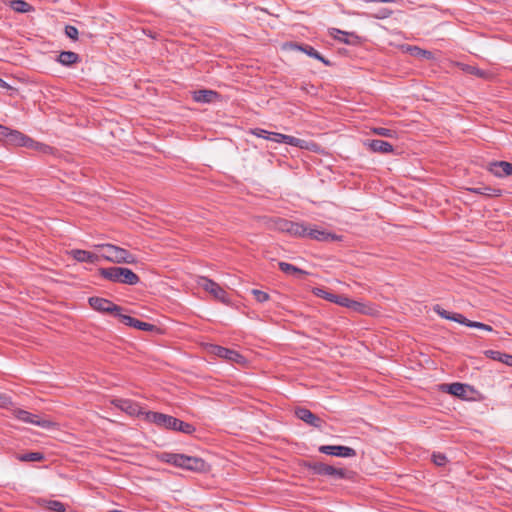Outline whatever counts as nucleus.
Returning a JSON list of instances; mask_svg holds the SVG:
<instances>
[{"label": "nucleus", "instance_id": "f257e3e1", "mask_svg": "<svg viewBox=\"0 0 512 512\" xmlns=\"http://www.w3.org/2000/svg\"><path fill=\"white\" fill-rule=\"evenodd\" d=\"M161 460L176 467L193 472H202L205 470L206 466V463L202 458L187 456L185 454L163 453L161 455Z\"/></svg>", "mask_w": 512, "mask_h": 512}, {"label": "nucleus", "instance_id": "f03ea898", "mask_svg": "<svg viewBox=\"0 0 512 512\" xmlns=\"http://www.w3.org/2000/svg\"><path fill=\"white\" fill-rule=\"evenodd\" d=\"M99 274L105 280L125 285H136L140 282L139 276L126 267L112 266L100 268Z\"/></svg>", "mask_w": 512, "mask_h": 512}, {"label": "nucleus", "instance_id": "7ed1b4c3", "mask_svg": "<svg viewBox=\"0 0 512 512\" xmlns=\"http://www.w3.org/2000/svg\"><path fill=\"white\" fill-rule=\"evenodd\" d=\"M97 247L103 250V253L100 257L105 259L106 261L117 263V264H135L137 263V258L134 254L129 252L128 250L113 245V244H101Z\"/></svg>", "mask_w": 512, "mask_h": 512}, {"label": "nucleus", "instance_id": "20e7f679", "mask_svg": "<svg viewBox=\"0 0 512 512\" xmlns=\"http://www.w3.org/2000/svg\"><path fill=\"white\" fill-rule=\"evenodd\" d=\"M270 229L287 233L290 236L300 238L301 234L305 231L304 222H293L284 218L274 217L268 222Z\"/></svg>", "mask_w": 512, "mask_h": 512}, {"label": "nucleus", "instance_id": "39448f33", "mask_svg": "<svg viewBox=\"0 0 512 512\" xmlns=\"http://www.w3.org/2000/svg\"><path fill=\"white\" fill-rule=\"evenodd\" d=\"M304 229L305 231L301 234L300 238H309L319 242H337L343 239V236L329 232L317 225L304 222Z\"/></svg>", "mask_w": 512, "mask_h": 512}, {"label": "nucleus", "instance_id": "423d86ee", "mask_svg": "<svg viewBox=\"0 0 512 512\" xmlns=\"http://www.w3.org/2000/svg\"><path fill=\"white\" fill-rule=\"evenodd\" d=\"M198 284L201 288L210 293L216 300L225 304L229 302L227 292L215 281L207 277H200Z\"/></svg>", "mask_w": 512, "mask_h": 512}, {"label": "nucleus", "instance_id": "0eeeda50", "mask_svg": "<svg viewBox=\"0 0 512 512\" xmlns=\"http://www.w3.org/2000/svg\"><path fill=\"white\" fill-rule=\"evenodd\" d=\"M12 414L15 418L22 422L33 424L41 428L50 429L54 426L52 421L48 419H39L37 415L20 408L13 409Z\"/></svg>", "mask_w": 512, "mask_h": 512}, {"label": "nucleus", "instance_id": "6e6552de", "mask_svg": "<svg viewBox=\"0 0 512 512\" xmlns=\"http://www.w3.org/2000/svg\"><path fill=\"white\" fill-rule=\"evenodd\" d=\"M146 419L160 428H166L173 431L176 430V426L178 423V418H175L167 414L152 411L146 413Z\"/></svg>", "mask_w": 512, "mask_h": 512}, {"label": "nucleus", "instance_id": "1a4fd4ad", "mask_svg": "<svg viewBox=\"0 0 512 512\" xmlns=\"http://www.w3.org/2000/svg\"><path fill=\"white\" fill-rule=\"evenodd\" d=\"M269 140L276 143H285L300 149H310L308 141L278 132H271Z\"/></svg>", "mask_w": 512, "mask_h": 512}, {"label": "nucleus", "instance_id": "9d476101", "mask_svg": "<svg viewBox=\"0 0 512 512\" xmlns=\"http://www.w3.org/2000/svg\"><path fill=\"white\" fill-rule=\"evenodd\" d=\"M89 305L96 311L102 312V313H108L111 315H114L115 312H119L120 306L113 303L112 301L101 298V297H90Z\"/></svg>", "mask_w": 512, "mask_h": 512}, {"label": "nucleus", "instance_id": "9b49d317", "mask_svg": "<svg viewBox=\"0 0 512 512\" xmlns=\"http://www.w3.org/2000/svg\"><path fill=\"white\" fill-rule=\"evenodd\" d=\"M318 450L320 453L336 457L350 458L356 456V451L353 448L342 445H322Z\"/></svg>", "mask_w": 512, "mask_h": 512}, {"label": "nucleus", "instance_id": "f8f14e48", "mask_svg": "<svg viewBox=\"0 0 512 512\" xmlns=\"http://www.w3.org/2000/svg\"><path fill=\"white\" fill-rule=\"evenodd\" d=\"M442 390L464 400L469 399V393H472L474 391L470 385L459 382L443 384Z\"/></svg>", "mask_w": 512, "mask_h": 512}, {"label": "nucleus", "instance_id": "ddd939ff", "mask_svg": "<svg viewBox=\"0 0 512 512\" xmlns=\"http://www.w3.org/2000/svg\"><path fill=\"white\" fill-rule=\"evenodd\" d=\"M295 415L298 419L318 429H321L325 424L323 419H321L316 414L312 413L309 409L304 407L296 408Z\"/></svg>", "mask_w": 512, "mask_h": 512}, {"label": "nucleus", "instance_id": "4468645a", "mask_svg": "<svg viewBox=\"0 0 512 512\" xmlns=\"http://www.w3.org/2000/svg\"><path fill=\"white\" fill-rule=\"evenodd\" d=\"M112 405L130 416H138L141 413L140 405L130 399L117 398L111 401Z\"/></svg>", "mask_w": 512, "mask_h": 512}, {"label": "nucleus", "instance_id": "2eb2a0df", "mask_svg": "<svg viewBox=\"0 0 512 512\" xmlns=\"http://www.w3.org/2000/svg\"><path fill=\"white\" fill-rule=\"evenodd\" d=\"M286 46L288 48H290L291 50L301 51V52L307 54L308 56L321 61L326 66H331V62L328 59L324 58L317 50H315L310 45L299 44L296 42H290V43L286 44Z\"/></svg>", "mask_w": 512, "mask_h": 512}, {"label": "nucleus", "instance_id": "dca6fc26", "mask_svg": "<svg viewBox=\"0 0 512 512\" xmlns=\"http://www.w3.org/2000/svg\"><path fill=\"white\" fill-rule=\"evenodd\" d=\"M488 171L498 178L512 176V163L507 161H494L489 163Z\"/></svg>", "mask_w": 512, "mask_h": 512}, {"label": "nucleus", "instance_id": "f3484780", "mask_svg": "<svg viewBox=\"0 0 512 512\" xmlns=\"http://www.w3.org/2000/svg\"><path fill=\"white\" fill-rule=\"evenodd\" d=\"M211 353H213L214 355H216L220 358H224L231 362H236V363L241 362L243 359V356L241 354H239L238 352L228 349V348H225V347H222V346H219V345H212Z\"/></svg>", "mask_w": 512, "mask_h": 512}, {"label": "nucleus", "instance_id": "a211bd4d", "mask_svg": "<svg viewBox=\"0 0 512 512\" xmlns=\"http://www.w3.org/2000/svg\"><path fill=\"white\" fill-rule=\"evenodd\" d=\"M330 35L337 41L348 45H357L360 43V37L352 32H345L337 28L330 30Z\"/></svg>", "mask_w": 512, "mask_h": 512}, {"label": "nucleus", "instance_id": "6ab92c4d", "mask_svg": "<svg viewBox=\"0 0 512 512\" xmlns=\"http://www.w3.org/2000/svg\"><path fill=\"white\" fill-rule=\"evenodd\" d=\"M365 145L368 147L370 151L374 153L388 154L394 151L393 146L389 142L384 140H367L365 142Z\"/></svg>", "mask_w": 512, "mask_h": 512}, {"label": "nucleus", "instance_id": "aec40b11", "mask_svg": "<svg viewBox=\"0 0 512 512\" xmlns=\"http://www.w3.org/2000/svg\"><path fill=\"white\" fill-rule=\"evenodd\" d=\"M355 472L346 468H337L331 465L327 466V472L325 476L332 477L334 479H346L353 480L355 477Z\"/></svg>", "mask_w": 512, "mask_h": 512}, {"label": "nucleus", "instance_id": "412c9836", "mask_svg": "<svg viewBox=\"0 0 512 512\" xmlns=\"http://www.w3.org/2000/svg\"><path fill=\"white\" fill-rule=\"evenodd\" d=\"M70 254L78 262H85L91 264L96 263L100 258V256H98L97 254L81 249L71 250Z\"/></svg>", "mask_w": 512, "mask_h": 512}, {"label": "nucleus", "instance_id": "4be33fe9", "mask_svg": "<svg viewBox=\"0 0 512 512\" xmlns=\"http://www.w3.org/2000/svg\"><path fill=\"white\" fill-rule=\"evenodd\" d=\"M219 94L213 90L200 89L193 92V100L201 103H211L218 99Z\"/></svg>", "mask_w": 512, "mask_h": 512}, {"label": "nucleus", "instance_id": "5701e85b", "mask_svg": "<svg viewBox=\"0 0 512 512\" xmlns=\"http://www.w3.org/2000/svg\"><path fill=\"white\" fill-rule=\"evenodd\" d=\"M485 355L492 360L499 361L512 367V355L510 354L502 353L496 350H487L485 351Z\"/></svg>", "mask_w": 512, "mask_h": 512}, {"label": "nucleus", "instance_id": "b1692460", "mask_svg": "<svg viewBox=\"0 0 512 512\" xmlns=\"http://www.w3.org/2000/svg\"><path fill=\"white\" fill-rule=\"evenodd\" d=\"M469 191H471L474 194L488 196V197H499L502 195L501 189L493 188L490 186L474 187V188H470Z\"/></svg>", "mask_w": 512, "mask_h": 512}, {"label": "nucleus", "instance_id": "393cba45", "mask_svg": "<svg viewBox=\"0 0 512 512\" xmlns=\"http://www.w3.org/2000/svg\"><path fill=\"white\" fill-rule=\"evenodd\" d=\"M278 266H279V269L283 273L288 274V275H294L297 278H301L302 276H305L308 274V272H306L290 263H287V262H279Z\"/></svg>", "mask_w": 512, "mask_h": 512}, {"label": "nucleus", "instance_id": "a878e982", "mask_svg": "<svg viewBox=\"0 0 512 512\" xmlns=\"http://www.w3.org/2000/svg\"><path fill=\"white\" fill-rule=\"evenodd\" d=\"M58 62L64 66H71L80 61V57L73 51H62L58 56Z\"/></svg>", "mask_w": 512, "mask_h": 512}, {"label": "nucleus", "instance_id": "bb28decb", "mask_svg": "<svg viewBox=\"0 0 512 512\" xmlns=\"http://www.w3.org/2000/svg\"><path fill=\"white\" fill-rule=\"evenodd\" d=\"M303 466L306 467L313 474H316L319 476H325V473L327 472L328 464L318 462V461H305Z\"/></svg>", "mask_w": 512, "mask_h": 512}, {"label": "nucleus", "instance_id": "cd10ccee", "mask_svg": "<svg viewBox=\"0 0 512 512\" xmlns=\"http://www.w3.org/2000/svg\"><path fill=\"white\" fill-rule=\"evenodd\" d=\"M303 466L306 467L313 474H316L319 476H325V473L327 472L328 464L318 462V461H305Z\"/></svg>", "mask_w": 512, "mask_h": 512}, {"label": "nucleus", "instance_id": "c85d7f7f", "mask_svg": "<svg viewBox=\"0 0 512 512\" xmlns=\"http://www.w3.org/2000/svg\"><path fill=\"white\" fill-rule=\"evenodd\" d=\"M458 66L461 68L462 71H464L467 74L475 75L482 79H488L490 77V73L484 70H481L475 66L468 65V64H458Z\"/></svg>", "mask_w": 512, "mask_h": 512}, {"label": "nucleus", "instance_id": "c756f323", "mask_svg": "<svg viewBox=\"0 0 512 512\" xmlns=\"http://www.w3.org/2000/svg\"><path fill=\"white\" fill-rule=\"evenodd\" d=\"M9 6L15 12L27 13L34 10L33 6L24 0H10Z\"/></svg>", "mask_w": 512, "mask_h": 512}, {"label": "nucleus", "instance_id": "7c9ffc66", "mask_svg": "<svg viewBox=\"0 0 512 512\" xmlns=\"http://www.w3.org/2000/svg\"><path fill=\"white\" fill-rule=\"evenodd\" d=\"M4 138H7L10 143L22 147L23 142L26 139V135H24L23 133H21L17 130H9L8 129V134Z\"/></svg>", "mask_w": 512, "mask_h": 512}, {"label": "nucleus", "instance_id": "2f4dec72", "mask_svg": "<svg viewBox=\"0 0 512 512\" xmlns=\"http://www.w3.org/2000/svg\"><path fill=\"white\" fill-rule=\"evenodd\" d=\"M29 149L37 150L46 153L51 148L48 145H45L43 143L37 142L33 140L32 138L26 136L25 141L23 142V146Z\"/></svg>", "mask_w": 512, "mask_h": 512}, {"label": "nucleus", "instance_id": "473e14b6", "mask_svg": "<svg viewBox=\"0 0 512 512\" xmlns=\"http://www.w3.org/2000/svg\"><path fill=\"white\" fill-rule=\"evenodd\" d=\"M17 459L21 462H41L45 459V456L41 452H29L18 455Z\"/></svg>", "mask_w": 512, "mask_h": 512}, {"label": "nucleus", "instance_id": "72a5a7b5", "mask_svg": "<svg viewBox=\"0 0 512 512\" xmlns=\"http://www.w3.org/2000/svg\"><path fill=\"white\" fill-rule=\"evenodd\" d=\"M409 50H410L411 55H413L417 58H422V59H427V60L433 59V53L431 51L421 49L417 46L411 47Z\"/></svg>", "mask_w": 512, "mask_h": 512}, {"label": "nucleus", "instance_id": "f704fd0d", "mask_svg": "<svg viewBox=\"0 0 512 512\" xmlns=\"http://www.w3.org/2000/svg\"><path fill=\"white\" fill-rule=\"evenodd\" d=\"M313 293L315 296L319 297V298H322V299H325L326 301H329L331 303H334V300H335V297H336V294L332 293V292H329L327 291L326 289L324 288H314L313 289Z\"/></svg>", "mask_w": 512, "mask_h": 512}, {"label": "nucleus", "instance_id": "c9c22d12", "mask_svg": "<svg viewBox=\"0 0 512 512\" xmlns=\"http://www.w3.org/2000/svg\"><path fill=\"white\" fill-rule=\"evenodd\" d=\"M46 509L51 512H66L65 505L58 500L47 501Z\"/></svg>", "mask_w": 512, "mask_h": 512}, {"label": "nucleus", "instance_id": "e433bc0d", "mask_svg": "<svg viewBox=\"0 0 512 512\" xmlns=\"http://www.w3.org/2000/svg\"><path fill=\"white\" fill-rule=\"evenodd\" d=\"M374 134H377L379 136L387 137V138H394L397 135V132L392 129L384 128V127H374L371 130Z\"/></svg>", "mask_w": 512, "mask_h": 512}, {"label": "nucleus", "instance_id": "4c0bfd02", "mask_svg": "<svg viewBox=\"0 0 512 512\" xmlns=\"http://www.w3.org/2000/svg\"><path fill=\"white\" fill-rule=\"evenodd\" d=\"M131 327L136 328L138 330L149 331V332L156 330L155 325L148 323V322L140 321L136 318L134 319Z\"/></svg>", "mask_w": 512, "mask_h": 512}, {"label": "nucleus", "instance_id": "58836bf2", "mask_svg": "<svg viewBox=\"0 0 512 512\" xmlns=\"http://www.w3.org/2000/svg\"><path fill=\"white\" fill-rule=\"evenodd\" d=\"M122 311H123V308L120 306L119 312H115L113 316L118 318L119 321L121 323H123L124 325L131 327L135 318L131 317L129 315L123 314Z\"/></svg>", "mask_w": 512, "mask_h": 512}, {"label": "nucleus", "instance_id": "ea45409f", "mask_svg": "<svg viewBox=\"0 0 512 512\" xmlns=\"http://www.w3.org/2000/svg\"><path fill=\"white\" fill-rule=\"evenodd\" d=\"M175 431H179L185 434H192L193 432H195V427L190 423L178 419Z\"/></svg>", "mask_w": 512, "mask_h": 512}, {"label": "nucleus", "instance_id": "a19ab883", "mask_svg": "<svg viewBox=\"0 0 512 512\" xmlns=\"http://www.w3.org/2000/svg\"><path fill=\"white\" fill-rule=\"evenodd\" d=\"M251 293L254 296L255 300L259 303H265L270 299L269 294L262 290L252 289Z\"/></svg>", "mask_w": 512, "mask_h": 512}, {"label": "nucleus", "instance_id": "79ce46f5", "mask_svg": "<svg viewBox=\"0 0 512 512\" xmlns=\"http://www.w3.org/2000/svg\"><path fill=\"white\" fill-rule=\"evenodd\" d=\"M348 309L362 314L366 313V305L353 299H351Z\"/></svg>", "mask_w": 512, "mask_h": 512}, {"label": "nucleus", "instance_id": "37998d69", "mask_svg": "<svg viewBox=\"0 0 512 512\" xmlns=\"http://www.w3.org/2000/svg\"><path fill=\"white\" fill-rule=\"evenodd\" d=\"M249 133L256 137L269 140L271 132H269L265 129H262V128H253V129H250Z\"/></svg>", "mask_w": 512, "mask_h": 512}, {"label": "nucleus", "instance_id": "c03bdc74", "mask_svg": "<svg viewBox=\"0 0 512 512\" xmlns=\"http://www.w3.org/2000/svg\"><path fill=\"white\" fill-rule=\"evenodd\" d=\"M432 461L437 466H444L447 463V457L445 454L442 453H433L432 454Z\"/></svg>", "mask_w": 512, "mask_h": 512}, {"label": "nucleus", "instance_id": "a18cd8bd", "mask_svg": "<svg viewBox=\"0 0 512 512\" xmlns=\"http://www.w3.org/2000/svg\"><path fill=\"white\" fill-rule=\"evenodd\" d=\"M13 406V402L10 396L4 393H0V408L9 409Z\"/></svg>", "mask_w": 512, "mask_h": 512}, {"label": "nucleus", "instance_id": "49530a36", "mask_svg": "<svg viewBox=\"0 0 512 512\" xmlns=\"http://www.w3.org/2000/svg\"><path fill=\"white\" fill-rule=\"evenodd\" d=\"M350 301H351V299L349 297H347L345 295L336 294L334 303L339 306L348 308Z\"/></svg>", "mask_w": 512, "mask_h": 512}, {"label": "nucleus", "instance_id": "de8ad7c7", "mask_svg": "<svg viewBox=\"0 0 512 512\" xmlns=\"http://www.w3.org/2000/svg\"><path fill=\"white\" fill-rule=\"evenodd\" d=\"M65 34L67 37H69L72 40L78 39V29L75 26L67 25L65 27Z\"/></svg>", "mask_w": 512, "mask_h": 512}, {"label": "nucleus", "instance_id": "09e8293b", "mask_svg": "<svg viewBox=\"0 0 512 512\" xmlns=\"http://www.w3.org/2000/svg\"><path fill=\"white\" fill-rule=\"evenodd\" d=\"M450 320L455 321L457 323H460L462 325H465L468 327V324L471 323V320L464 317L462 314L459 313H453Z\"/></svg>", "mask_w": 512, "mask_h": 512}, {"label": "nucleus", "instance_id": "8fccbe9b", "mask_svg": "<svg viewBox=\"0 0 512 512\" xmlns=\"http://www.w3.org/2000/svg\"><path fill=\"white\" fill-rule=\"evenodd\" d=\"M468 327L482 329V330H485L488 332H491L493 330V328L490 325L484 324L482 322H477V321H471V323L468 324Z\"/></svg>", "mask_w": 512, "mask_h": 512}, {"label": "nucleus", "instance_id": "3c124183", "mask_svg": "<svg viewBox=\"0 0 512 512\" xmlns=\"http://www.w3.org/2000/svg\"><path fill=\"white\" fill-rule=\"evenodd\" d=\"M434 311L442 318L450 320L453 313L441 308L439 305L434 307Z\"/></svg>", "mask_w": 512, "mask_h": 512}, {"label": "nucleus", "instance_id": "603ef678", "mask_svg": "<svg viewBox=\"0 0 512 512\" xmlns=\"http://www.w3.org/2000/svg\"><path fill=\"white\" fill-rule=\"evenodd\" d=\"M8 134V128L0 125V139L4 138Z\"/></svg>", "mask_w": 512, "mask_h": 512}, {"label": "nucleus", "instance_id": "864d4df0", "mask_svg": "<svg viewBox=\"0 0 512 512\" xmlns=\"http://www.w3.org/2000/svg\"><path fill=\"white\" fill-rule=\"evenodd\" d=\"M0 87L9 88V85L6 81H4L2 78H0Z\"/></svg>", "mask_w": 512, "mask_h": 512}]
</instances>
